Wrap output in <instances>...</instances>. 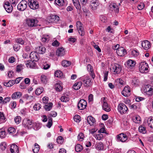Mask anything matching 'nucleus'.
Masks as SVG:
<instances>
[{"label": "nucleus", "instance_id": "obj_48", "mask_svg": "<svg viewBox=\"0 0 153 153\" xmlns=\"http://www.w3.org/2000/svg\"><path fill=\"white\" fill-rule=\"evenodd\" d=\"M77 138L79 141H82L83 140L84 138V134L83 133L80 132L78 134Z\"/></svg>", "mask_w": 153, "mask_h": 153}, {"label": "nucleus", "instance_id": "obj_36", "mask_svg": "<svg viewBox=\"0 0 153 153\" xmlns=\"http://www.w3.org/2000/svg\"><path fill=\"white\" fill-rule=\"evenodd\" d=\"M139 131L142 134H145L146 132V130L145 127L142 126H140L138 128Z\"/></svg>", "mask_w": 153, "mask_h": 153}, {"label": "nucleus", "instance_id": "obj_9", "mask_svg": "<svg viewBox=\"0 0 153 153\" xmlns=\"http://www.w3.org/2000/svg\"><path fill=\"white\" fill-rule=\"evenodd\" d=\"M87 105L86 101L84 99L80 100L78 104V108L81 110L85 109Z\"/></svg>", "mask_w": 153, "mask_h": 153}, {"label": "nucleus", "instance_id": "obj_3", "mask_svg": "<svg viewBox=\"0 0 153 153\" xmlns=\"http://www.w3.org/2000/svg\"><path fill=\"white\" fill-rule=\"evenodd\" d=\"M39 21L37 18H29L27 20V23L28 26L30 27H36L39 25L38 24Z\"/></svg>", "mask_w": 153, "mask_h": 153}, {"label": "nucleus", "instance_id": "obj_6", "mask_svg": "<svg viewBox=\"0 0 153 153\" xmlns=\"http://www.w3.org/2000/svg\"><path fill=\"white\" fill-rule=\"evenodd\" d=\"M22 125L25 128L30 129L33 126L32 121L30 119H25L23 120Z\"/></svg>", "mask_w": 153, "mask_h": 153}, {"label": "nucleus", "instance_id": "obj_50", "mask_svg": "<svg viewBox=\"0 0 153 153\" xmlns=\"http://www.w3.org/2000/svg\"><path fill=\"white\" fill-rule=\"evenodd\" d=\"M51 17L52 20L51 21L53 22H56L59 20V17L56 15H53Z\"/></svg>", "mask_w": 153, "mask_h": 153}, {"label": "nucleus", "instance_id": "obj_21", "mask_svg": "<svg viewBox=\"0 0 153 153\" xmlns=\"http://www.w3.org/2000/svg\"><path fill=\"white\" fill-rule=\"evenodd\" d=\"M103 103L102 108L103 110L109 112L111 111V109L108 106V103L106 102L105 99L104 98L103 100Z\"/></svg>", "mask_w": 153, "mask_h": 153}, {"label": "nucleus", "instance_id": "obj_34", "mask_svg": "<svg viewBox=\"0 0 153 153\" xmlns=\"http://www.w3.org/2000/svg\"><path fill=\"white\" fill-rule=\"evenodd\" d=\"M140 81L138 79L134 78L132 79V84L133 85L136 86L139 85Z\"/></svg>", "mask_w": 153, "mask_h": 153}, {"label": "nucleus", "instance_id": "obj_40", "mask_svg": "<svg viewBox=\"0 0 153 153\" xmlns=\"http://www.w3.org/2000/svg\"><path fill=\"white\" fill-rule=\"evenodd\" d=\"M40 79L41 82L44 84H46L48 82V79L46 76L44 75L41 76Z\"/></svg>", "mask_w": 153, "mask_h": 153}, {"label": "nucleus", "instance_id": "obj_54", "mask_svg": "<svg viewBox=\"0 0 153 153\" xmlns=\"http://www.w3.org/2000/svg\"><path fill=\"white\" fill-rule=\"evenodd\" d=\"M42 41L44 42L48 41L49 40V37L48 35L44 36L42 38Z\"/></svg>", "mask_w": 153, "mask_h": 153}, {"label": "nucleus", "instance_id": "obj_5", "mask_svg": "<svg viewBox=\"0 0 153 153\" xmlns=\"http://www.w3.org/2000/svg\"><path fill=\"white\" fill-rule=\"evenodd\" d=\"M27 6V2L25 0H22L18 4L17 8L20 11H23L26 9Z\"/></svg>", "mask_w": 153, "mask_h": 153}, {"label": "nucleus", "instance_id": "obj_29", "mask_svg": "<svg viewBox=\"0 0 153 153\" xmlns=\"http://www.w3.org/2000/svg\"><path fill=\"white\" fill-rule=\"evenodd\" d=\"M15 82L13 80H10L8 82H3V85L6 87H10L13 86Z\"/></svg>", "mask_w": 153, "mask_h": 153}, {"label": "nucleus", "instance_id": "obj_24", "mask_svg": "<svg viewBox=\"0 0 153 153\" xmlns=\"http://www.w3.org/2000/svg\"><path fill=\"white\" fill-rule=\"evenodd\" d=\"M21 92L19 91L14 92L11 95V98L13 100L19 99L22 96Z\"/></svg>", "mask_w": 153, "mask_h": 153}, {"label": "nucleus", "instance_id": "obj_39", "mask_svg": "<svg viewBox=\"0 0 153 153\" xmlns=\"http://www.w3.org/2000/svg\"><path fill=\"white\" fill-rule=\"evenodd\" d=\"M24 65L22 64L18 65L16 67V71L17 72H19L24 68Z\"/></svg>", "mask_w": 153, "mask_h": 153}, {"label": "nucleus", "instance_id": "obj_44", "mask_svg": "<svg viewBox=\"0 0 153 153\" xmlns=\"http://www.w3.org/2000/svg\"><path fill=\"white\" fill-rule=\"evenodd\" d=\"M44 89L42 87H40L36 89L35 91L36 94L39 95L43 91Z\"/></svg>", "mask_w": 153, "mask_h": 153}, {"label": "nucleus", "instance_id": "obj_56", "mask_svg": "<svg viewBox=\"0 0 153 153\" xmlns=\"http://www.w3.org/2000/svg\"><path fill=\"white\" fill-rule=\"evenodd\" d=\"M60 100L62 102H67L69 100V98L68 97L62 96L60 98Z\"/></svg>", "mask_w": 153, "mask_h": 153}, {"label": "nucleus", "instance_id": "obj_59", "mask_svg": "<svg viewBox=\"0 0 153 153\" xmlns=\"http://www.w3.org/2000/svg\"><path fill=\"white\" fill-rule=\"evenodd\" d=\"M73 3L76 9L79 10L81 9V7L79 1Z\"/></svg>", "mask_w": 153, "mask_h": 153}, {"label": "nucleus", "instance_id": "obj_53", "mask_svg": "<svg viewBox=\"0 0 153 153\" xmlns=\"http://www.w3.org/2000/svg\"><path fill=\"white\" fill-rule=\"evenodd\" d=\"M131 54L134 56L136 57L139 55V52L137 50H133Z\"/></svg>", "mask_w": 153, "mask_h": 153}, {"label": "nucleus", "instance_id": "obj_26", "mask_svg": "<svg viewBox=\"0 0 153 153\" xmlns=\"http://www.w3.org/2000/svg\"><path fill=\"white\" fill-rule=\"evenodd\" d=\"M37 52L39 53L43 54L46 51L45 48L43 46H39V47H37L36 48Z\"/></svg>", "mask_w": 153, "mask_h": 153}, {"label": "nucleus", "instance_id": "obj_62", "mask_svg": "<svg viewBox=\"0 0 153 153\" xmlns=\"http://www.w3.org/2000/svg\"><path fill=\"white\" fill-rule=\"evenodd\" d=\"M92 45L94 46V48L96 49H97L99 52H101V50L100 48H99V46L96 45L94 42H93L92 43Z\"/></svg>", "mask_w": 153, "mask_h": 153}, {"label": "nucleus", "instance_id": "obj_37", "mask_svg": "<svg viewBox=\"0 0 153 153\" xmlns=\"http://www.w3.org/2000/svg\"><path fill=\"white\" fill-rule=\"evenodd\" d=\"M53 103L51 102H50L49 103L45 105L44 106V108L45 110L47 111H50L52 108Z\"/></svg>", "mask_w": 153, "mask_h": 153}, {"label": "nucleus", "instance_id": "obj_14", "mask_svg": "<svg viewBox=\"0 0 153 153\" xmlns=\"http://www.w3.org/2000/svg\"><path fill=\"white\" fill-rule=\"evenodd\" d=\"M4 7L7 13H11L13 10V6L8 1L4 3Z\"/></svg>", "mask_w": 153, "mask_h": 153}, {"label": "nucleus", "instance_id": "obj_12", "mask_svg": "<svg viewBox=\"0 0 153 153\" xmlns=\"http://www.w3.org/2000/svg\"><path fill=\"white\" fill-rule=\"evenodd\" d=\"M122 94L125 97L129 96L131 94L130 88L129 86L125 87L122 92Z\"/></svg>", "mask_w": 153, "mask_h": 153}, {"label": "nucleus", "instance_id": "obj_2", "mask_svg": "<svg viewBox=\"0 0 153 153\" xmlns=\"http://www.w3.org/2000/svg\"><path fill=\"white\" fill-rule=\"evenodd\" d=\"M117 109L118 112L121 114L127 113L128 111V108L127 106L123 103L119 104Z\"/></svg>", "mask_w": 153, "mask_h": 153}, {"label": "nucleus", "instance_id": "obj_42", "mask_svg": "<svg viewBox=\"0 0 153 153\" xmlns=\"http://www.w3.org/2000/svg\"><path fill=\"white\" fill-rule=\"evenodd\" d=\"M133 122L134 123H140L141 118L139 116H137L133 117Z\"/></svg>", "mask_w": 153, "mask_h": 153}, {"label": "nucleus", "instance_id": "obj_25", "mask_svg": "<svg viewBox=\"0 0 153 153\" xmlns=\"http://www.w3.org/2000/svg\"><path fill=\"white\" fill-rule=\"evenodd\" d=\"M113 70L115 73L119 74L121 70V66L118 64H116L113 66Z\"/></svg>", "mask_w": 153, "mask_h": 153}, {"label": "nucleus", "instance_id": "obj_4", "mask_svg": "<svg viewBox=\"0 0 153 153\" xmlns=\"http://www.w3.org/2000/svg\"><path fill=\"white\" fill-rule=\"evenodd\" d=\"M28 5L29 7L33 10H36L39 8L38 2L36 0H28Z\"/></svg>", "mask_w": 153, "mask_h": 153}, {"label": "nucleus", "instance_id": "obj_7", "mask_svg": "<svg viewBox=\"0 0 153 153\" xmlns=\"http://www.w3.org/2000/svg\"><path fill=\"white\" fill-rule=\"evenodd\" d=\"M148 65L145 62H140L139 65V69L140 72L142 73L145 72L148 69Z\"/></svg>", "mask_w": 153, "mask_h": 153}, {"label": "nucleus", "instance_id": "obj_28", "mask_svg": "<svg viewBox=\"0 0 153 153\" xmlns=\"http://www.w3.org/2000/svg\"><path fill=\"white\" fill-rule=\"evenodd\" d=\"M135 62L131 59L128 60L127 62V64L128 67H134L135 66Z\"/></svg>", "mask_w": 153, "mask_h": 153}, {"label": "nucleus", "instance_id": "obj_22", "mask_svg": "<svg viewBox=\"0 0 153 153\" xmlns=\"http://www.w3.org/2000/svg\"><path fill=\"white\" fill-rule=\"evenodd\" d=\"M10 152L11 153H18L19 149L18 146L15 144H12L10 146Z\"/></svg>", "mask_w": 153, "mask_h": 153}, {"label": "nucleus", "instance_id": "obj_60", "mask_svg": "<svg viewBox=\"0 0 153 153\" xmlns=\"http://www.w3.org/2000/svg\"><path fill=\"white\" fill-rule=\"evenodd\" d=\"M33 108L35 110H39L41 108L40 105L39 103L36 104L33 106Z\"/></svg>", "mask_w": 153, "mask_h": 153}, {"label": "nucleus", "instance_id": "obj_47", "mask_svg": "<svg viewBox=\"0 0 153 153\" xmlns=\"http://www.w3.org/2000/svg\"><path fill=\"white\" fill-rule=\"evenodd\" d=\"M7 146L6 143L4 142H2L0 145V148L1 149L2 151H4L6 149Z\"/></svg>", "mask_w": 153, "mask_h": 153}, {"label": "nucleus", "instance_id": "obj_57", "mask_svg": "<svg viewBox=\"0 0 153 153\" xmlns=\"http://www.w3.org/2000/svg\"><path fill=\"white\" fill-rule=\"evenodd\" d=\"M100 19L102 22H105L107 21V18L104 15H101L100 16Z\"/></svg>", "mask_w": 153, "mask_h": 153}, {"label": "nucleus", "instance_id": "obj_38", "mask_svg": "<svg viewBox=\"0 0 153 153\" xmlns=\"http://www.w3.org/2000/svg\"><path fill=\"white\" fill-rule=\"evenodd\" d=\"M33 128L36 130H38L41 127V124L39 123H35L33 124Z\"/></svg>", "mask_w": 153, "mask_h": 153}, {"label": "nucleus", "instance_id": "obj_27", "mask_svg": "<svg viewBox=\"0 0 153 153\" xmlns=\"http://www.w3.org/2000/svg\"><path fill=\"white\" fill-rule=\"evenodd\" d=\"M56 54L58 56H62L65 54V51L63 48L58 49L56 51Z\"/></svg>", "mask_w": 153, "mask_h": 153}, {"label": "nucleus", "instance_id": "obj_17", "mask_svg": "<svg viewBox=\"0 0 153 153\" xmlns=\"http://www.w3.org/2000/svg\"><path fill=\"white\" fill-rule=\"evenodd\" d=\"M110 10L112 11H114L115 13H118L119 11V7L116 3H112L109 5Z\"/></svg>", "mask_w": 153, "mask_h": 153}, {"label": "nucleus", "instance_id": "obj_33", "mask_svg": "<svg viewBox=\"0 0 153 153\" xmlns=\"http://www.w3.org/2000/svg\"><path fill=\"white\" fill-rule=\"evenodd\" d=\"M55 2L56 4L60 7L65 5L64 0H55Z\"/></svg>", "mask_w": 153, "mask_h": 153}, {"label": "nucleus", "instance_id": "obj_63", "mask_svg": "<svg viewBox=\"0 0 153 153\" xmlns=\"http://www.w3.org/2000/svg\"><path fill=\"white\" fill-rule=\"evenodd\" d=\"M76 27L77 29L83 28L82 26L81 22L79 21H78L76 22Z\"/></svg>", "mask_w": 153, "mask_h": 153}, {"label": "nucleus", "instance_id": "obj_35", "mask_svg": "<svg viewBox=\"0 0 153 153\" xmlns=\"http://www.w3.org/2000/svg\"><path fill=\"white\" fill-rule=\"evenodd\" d=\"M6 121V118L3 113L0 112V124Z\"/></svg>", "mask_w": 153, "mask_h": 153}, {"label": "nucleus", "instance_id": "obj_16", "mask_svg": "<svg viewBox=\"0 0 153 153\" xmlns=\"http://www.w3.org/2000/svg\"><path fill=\"white\" fill-rule=\"evenodd\" d=\"M99 4V3L97 0H93L91 3L90 6L91 9L93 10H96Z\"/></svg>", "mask_w": 153, "mask_h": 153}, {"label": "nucleus", "instance_id": "obj_11", "mask_svg": "<svg viewBox=\"0 0 153 153\" xmlns=\"http://www.w3.org/2000/svg\"><path fill=\"white\" fill-rule=\"evenodd\" d=\"M30 58L33 61L37 62L39 59V55L36 52H31L30 55Z\"/></svg>", "mask_w": 153, "mask_h": 153}, {"label": "nucleus", "instance_id": "obj_58", "mask_svg": "<svg viewBox=\"0 0 153 153\" xmlns=\"http://www.w3.org/2000/svg\"><path fill=\"white\" fill-rule=\"evenodd\" d=\"M94 136L97 140H101L102 138L103 135L102 134H97Z\"/></svg>", "mask_w": 153, "mask_h": 153}, {"label": "nucleus", "instance_id": "obj_8", "mask_svg": "<svg viewBox=\"0 0 153 153\" xmlns=\"http://www.w3.org/2000/svg\"><path fill=\"white\" fill-rule=\"evenodd\" d=\"M83 84L85 87L89 86L92 83L91 79L88 76H85L82 78Z\"/></svg>", "mask_w": 153, "mask_h": 153}, {"label": "nucleus", "instance_id": "obj_31", "mask_svg": "<svg viewBox=\"0 0 153 153\" xmlns=\"http://www.w3.org/2000/svg\"><path fill=\"white\" fill-rule=\"evenodd\" d=\"M55 87L56 90L57 91H60L62 89V87L60 83H56L55 85Z\"/></svg>", "mask_w": 153, "mask_h": 153}, {"label": "nucleus", "instance_id": "obj_23", "mask_svg": "<svg viewBox=\"0 0 153 153\" xmlns=\"http://www.w3.org/2000/svg\"><path fill=\"white\" fill-rule=\"evenodd\" d=\"M87 121L88 124L91 126H93L96 122L95 118L91 116H88L87 119Z\"/></svg>", "mask_w": 153, "mask_h": 153}, {"label": "nucleus", "instance_id": "obj_49", "mask_svg": "<svg viewBox=\"0 0 153 153\" xmlns=\"http://www.w3.org/2000/svg\"><path fill=\"white\" fill-rule=\"evenodd\" d=\"M6 137V132L4 130L0 129V137L1 138H4Z\"/></svg>", "mask_w": 153, "mask_h": 153}, {"label": "nucleus", "instance_id": "obj_10", "mask_svg": "<svg viewBox=\"0 0 153 153\" xmlns=\"http://www.w3.org/2000/svg\"><path fill=\"white\" fill-rule=\"evenodd\" d=\"M117 140L118 141L123 142L127 140V137L126 134L121 133L117 136Z\"/></svg>", "mask_w": 153, "mask_h": 153}, {"label": "nucleus", "instance_id": "obj_30", "mask_svg": "<svg viewBox=\"0 0 153 153\" xmlns=\"http://www.w3.org/2000/svg\"><path fill=\"white\" fill-rule=\"evenodd\" d=\"M8 132L9 134L11 135H13L14 136L15 135H13L16 132L15 129L13 127H10L8 128L7 129Z\"/></svg>", "mask_w": 153, "mask_h": 153}, {"label": "nucleus", "instance_id": "obj_51", "mask_svg": "<svg viewBox=\"0 0 153 153\" xmlns=\"http://www.w3.org/2000/svg\"><path fill=\"white\" fill-rule=\"evenodd\" d=\"M97 148L99 150H102L103 149V144L102 143H99L97 144Z\"/></svg>", "mask_w": 153, "mask_h": 153}, {"label": "nucleus", "instance_id": "obj_52", "mask_svg": "<svg viewBox=\"0 0 153 153\" xmlns=\"http://www.w3.org/2000/svg\"><path fill=\"white\" fill-rule=\"evenodd\" d=\"M14 120L16 123L18 124L21 121V117L19 116H16L14 119Z\"/></svg>", "mask_w": 153, "mask_h": 153}, {"label": "nucleus", "instance_id": "obj_15", "mask_svg": "<svg viewBox=\"0 0 153 153\" xmlns=\"http://www.w3.org/2000/svg\"><path fill=\"white\" fill-rule=\"evenodd\" d=\"M25 65L28 68H35L36 65L35 63L32 60H29L25 62Z\"/></svg>", "mask_w": 153, "mask_h": 153}, {"label": "nucleus", "instance_id": "obj_41", "mask_svg": "<svg viewBox=\"0 0 153 153\" xmlns=\"http://www.w3.org/2000/svg\"><path fill=\"white\" fill-rule=\"evenodd\" d=\"M71 64V62L66 60H63L62 62V65L64 67L68 66Z\"/></svg>", "mask_w": 153, "mask_h": 153}, {"label": "nucleus", "instance_id": "obj_32", "mask_svg": "<svg viewBox=\"0 0 153 153\" xmlns=\"http://www.w3.org/2000/svg\"><path fill=\"white\" fill-rule=\"evenodd\" d=\"M82 84V83L81 82H79L75 83L73 86L74 89L76 90L79 89L81 87Z\"/></svg>", "mask_w": 153, "mask_h": 153}, {"label": "nucleus", "instance_id": "obj_46", "mask_svg": "<svg viewBox=\"0 0 153 153\" xmlns=\"http://www.w3.org/2000/svg\"><path fill=\"white\" fill-rule=\"evenodd\" d=\"M75 150L77 152H79L82 149V147L79 144H77L75 147Z\"/></svg>", "mask_w": 153, "mask_h": 153}, {"label": "nucleus", "instance_id": "obj_18", "mask_svg": "<svg viewBox=\"0 0 153 153\" xmlns=\"http://www.w3.org/2000/svg\"><path fill=\"white\" fill-rule=\"evenodd\" d=\"M117 54L120 56H124L126 53V52L124 48L122 47L118 49L116 51Z\"/></svg>", "mask_w": 153, "mask_h": 153}, {"label": "nucleus", "instance_id": "obj_45", "mask_svg": "<svg viewBox=\"0 0 153 153\" xmlns=\"http://www.w3.org/2000/svg\"><path fill=\"white\" fill-rule=\"evenodd\" d=\"M39 149V145L36 143H35L34 148L33 149V151L34 153H38Z\"/></svg>", "mask_w": 153, "mask_h": 153}, {"label": "nucleus", "instance_id": "obj_61", "mask_svg": "<svg viewBox=\"0 0 153 153\" xmlns=\"http://www.w3.org/2000/svg\"><path fill=\"white\" fill-rule=\"evenodd\" d=\"M116 82L117 83L116 84V85L117 84H120V85H123V83L124 81L120 78H118L117 79L115 80Z\"/></svg>", "mask_w": 153, "mask_h": 153}, {"label": "nucleus", "instance_id": "obj_20", "mask_svg": "<svg viewBox=\"0 0 153 153\" xmlns=\"http://www.w3.org/2000/svg\"><path fill=\"white\" fill-rule=\"evenodd\" d=\"M87 68L90 76L93 79H94L95 76V74L94 73L93 68V67L90 64H88L87 66Z\"/></svg>", "mask_w": 153, "mask_h": 153}, {"label": "nucleus", "instance_id": "obj_1", "mask_svg": "<svg viewBox=\"0 0 153 153\" xmlns=\"http://www.w3.org/2000/svg\"><path fill=\"white\" fill-rule=\"evenodd\" d=\"M141 90L143 94L148 97L152 96L153 94V88L149 85L143 86L141 88Z\"/></svg>", "mask_w": 153, "mask_h": 153}, {"label": "nucleus", "instance_id": "obj_19", "mask_svg": "<svg viewBox=\"0 0 153 153\" xmlns=\"http://www.w3.org/2000/svg\"><path fill=\"white\" fill-rule=\"evenodd\" d=\"M142 47L145 50H148L151 47V44L149 42L145 40L142 43Z\"/></svg>", "mask_w": 153, "mask_h": 153}, {"label": "nucleus", "instance_id": "obj_64", "mask_svg": "<svg viewBox=\"0 0 153 153\" xmlns=\"http://www.w3.org/2000/svg\"><path fill=\"white\" fill-rule=\"evenodd\" d=\"M63 141V138L61 136H59L57 138V142L59 143H62Z\"/></svg>", "mask_w": 153, "mask_h": 153}, {"label": "nucleus", "instance_id": "obj_13", "mask_svg": "<svg viewBox=\"0 0 153 153\" xmlns=\"http://www.w3.org/2000/svg\"><path fill=\"white\" fill-rule=\"evenodd\" d=\"M144 124L145 126L153 128V119L151 117H149L147 120L145 119L144 121Z\"/></svg>", "mask_w": 153, "mask_h": 153}, {"label": "nucleus", "instance_id": "obj_55", "mask_svg": "<svg viewBox=\"0 0 153 153\" xmlns=\"http://www.w3.org/2000/svg\"><path fill=\"white\" fill-rule=\"evenodd\" d=\"M81 119L80 117L78 115H75L74 117V121L76 122H79L81 120Z\"/></svg>", "mask_w": 153, "mask_h": 153}, {"label": "nucleus", "instance_id": "obj_43", "mask_svg": "<svg viewBox=\"0 0 153 153\" xmlns=\"http://www.w3.org/2000/svg\"><path fill=\"white\" fill-rule=\"evenodd\" d=\"M63 75V73L60 71H57L55 72L54 76L55 77L58 78L61 77Z\"/></svg>", "mask_w": 153, "mask_h": 153}]
</instances>
